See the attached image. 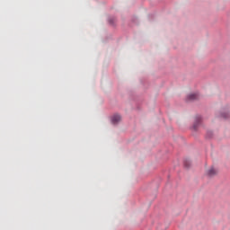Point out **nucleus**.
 <instances>
[{
  "label": "nucleus",
  "mask_w": 230,
  "mask_h": 230,
  "mask_svg": "<svg viewBox=\"0 0 230 230\" xmlns=\"http://www.w3.org/2000/svg\"><path fill=\"white\" fill-rule=\"evenodd\" d=\"M199 121H200V118H198V119H196L195 124H194V130H197V125H199Z\"/></svg>",
  "instance_id": "4"
},
{
  "label": "nucleus",
  "mask_w": 230,
  "mask_h": 230,
  "mask_svg": "<svg viewBox=\"0 0 230 230\" xmlns=\"http://www.w3.org/2000/svg\"><path fill=\"white\" fill-rule=\"evenodd\" d=\"M188 100H197V94L196 93H190L188 96Z\"/></svg>",
  "instance_id": "3"
},
{
  "label": "nucleus",
  "mask_w": 230,
  "mask_h": 230,
  "mask_svg": "<svg viewBox=\"0 0 230 230\" xmlns=\"http://www.w3.org/2000/svg\"><path fill=\"white\" fill-rule=\"evenodd\" d=\"M207 173L208 175H209V177H213V175H217V169H215V167H211L210 169L208 170Z\"/></svg>",
  "instance_id": "2"
},
{
  "label": "nucleus",
  "mask_w": 230,
  "mask_h": 230,
  "mask_svg": "<svg viewBox=\"0 0 230 230\" xmlns=\"http://www.w3.org/2000/svg\"><path fill=\"white\" fill-rule=\"evenodd\" d=\"M121 121V116L119 115H113L111 118V122L113 125H117V123H119Z\"/></svg>",
  "instance_id": "1"
}]
</instances>
